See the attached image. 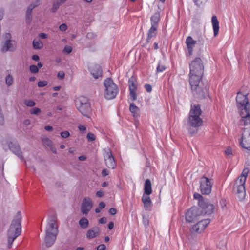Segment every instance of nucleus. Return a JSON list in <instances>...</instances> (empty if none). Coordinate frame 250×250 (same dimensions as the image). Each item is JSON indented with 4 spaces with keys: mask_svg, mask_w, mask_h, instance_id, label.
Listing matches in <instances>:
<instances>
[{
    "mask_svg": "<svg viewBox=\"0 0 250 250\" xmlns=\"http://www.w3.org/2000/svg\"><path fill=\"white\" fill-rule=\"evenodd\" d=\"M240 144L242 146L248 150L250 149V129L244 128L241 134Z\"/></svg>",
    "mask_w": 250,
    "mask_h": 250,
    "instance_id": "nucleus-13",
    "label": "nucleus"
},
{
    "mask_svg": "<svg viewBox=\"0 0 250 250\" xmlns=\"http://www.w3.org/2000/svg\"><path fill=\"white\" fill-rule=\"evenodd\" d=\"M104 84L105 87L104 97L108 100L114 99L118 92L117 85L110 78H107Z\"/></svg>",
    "mask_w": 250,
    "mask_h": 250,
    "instance_id": "nucleus-3",
    "label": "nucleus"
},
{
    "mask_svg": "<svg viewBox=\"0 0 250 250\" xmlns=\"http://www.w3.org/2000/svg\"><path fill=\"white\" fill-rule=\"evenodd\" d=\"M32 58L33 60L36 61H38L40 60L39 56L37 55H33L32 57Z\"/></svg>",
    "mask_w": 250,
    "mask_h": 250,
    "instance_id": "nucleus-62",
    "label": "nucleus"
},
{
    "mask_svg": "<svg viewBox=\"0 0 250 250\" xmlns=\"http://www.w3.org/2000/svg\"><path fill=\"white\" fill-rule=\"evenodd\" d=\"M57 218L55 215H51L49 217L46 228L45 233L57 234L58 232Z\"/></svg>",
    "mask_w": 250,
    "mask_h": 250,
    "instance_id": "nucleus-11",
    "label": "nucleus"
},
{
    "mask_svg": "<svg viewBox=\"0 0 250 250\" xmlns=\"http://www.w3.org/2000/svg\"><path fill=\"white\" fill-rule=\"evenodd\" d=\"M57 76L59 79L62 80L64 78L65 73L63 71H60L58 72Z\"/></svg>",
    "mask_w": 250,
    "mask_h": 250,
    "instance_id": "nucleus-48",
    "label": "nucleus"
},
{
    "mask_svg": "<svg viewBox=\"0 0 250 250\" xmlns=\"http://www.w3.org/2000/svg\"><path fill=\"white\" fill-rule=\"evenodd\" d=\"M201 113L199 105L191 106L188 120V124L190 126L197 128L202 125L203 121L200 118Z\"/></svg>",
    "mask_w": 250,
    "mask_h": 250,
    "instance_id": "nucleus-2",
    "label": "nucleus"
},
{
    "mask_svg": "<svg viewBox=\"0 0 250 250\" xmlns=\"http://www.w3.org/2000/svg\"><path fill=\"white\" fill-rule=\"evenodd\" d=\"M105 249H106V246L104 244H101V245H99L97 248V250H105Z\"/></svg>",
    "mask_w": 250,
    "mask_h": 250,
    "instance_id": "nucleus-54",
    "label": "nucleus"
},
{
    "mask_svg": "<svg viewBox=\"0 0 250 250\" xmlns=\"http://www.w3.org/2000/svg\"><path fill=\"white\" fill-rule=\"evenodd\" d=\"M106 222V218L104 217L101 218L99 220V223L101 224H104Z\"/></svg>",
    "mask_w": 250,
    "mask_h": 250,
    "instance_id": "nucleus-58",
    "label": "nucleus"
},
{
    "mask_svg": "<svg viewBox=\"0 0 250 250\" xmlns=\"http://www.w3.org/2000/svg\"><path fill=\"white\" fill-rule=\"evenodd\" d=\"M77 109L83 115L88 117L91 112V107L88 99L84 96H80L76 100Z\"/></svg>",
    "mask_w": 250,
    "mask_h": 250,
    "instance_id": "nucleus-4",
    "label": "nucleus"
},
{
    "mask_svg": "<svg viewBox=\"0 0 250 250\" xmlns=\"http://www.w3.org/2000/svg\"><path fill=\"white\" fill-rule=\"evenodd\" d=\"M129 110L133 114L134 117L137 116L139 111V108L136 106L134 103H131L130 105Z\"/></svg>",
    "mask_w": 250,
    "mask_h": 250,
    "instance_id": "nucleus-32",
    "label": "nucleus"
},
{
    "mask_svg": "<svg viewBox=\"0 0 250 250\" xmlns=\"http://www.w3.org/2000/svg\"><path fill=\"white\" fill-rule=\"evenodd\" d=\"M146 90L148 92H150L152 91V87L150 84H146L145 85Z\"/></svg>",
    "mask_w": 250,
    "mask_h": 250,
    "instance_id": "nucleus-55",
    "label": "nucleus"
},
{
    "mask_svg": "<svg viewBox=\"0 0 250 250\" xmlns=\"http://www.w3.org/2000/svg\"><path fill=\"white\" fill-rule=\"evenodd\" d=\"M29 70L30 72L33 73H36L39 71V69L38 67L34 65H31L30 66Z\"/></svg>",
    "mask_w": 250,
    "mask_h": 250,
    "instance_id": "nucleus-43",
    "label": "nucleus"
},
{
    "mask_svg": "<svg viewBox=\"0 0 250 250\" xmlns=\"http://www.w3.org/2000/svg\"><path fill=\"white\" fill-rule=\"evenodd\" d=\"M105 207V204L103 202H101L99 204V208L100 209L104 208Z\"/></svg>",
    "mask_w": 250,
    "mask_h": 250,
    "instance_id": "nucleus-60",
    "label": "nucleus"
},
{
    "mask_svg": "<svg viewBox=\"0 0 250 250\" xmlns=\"http://www.w3.org/2000/svg\"><path fill=\"white\" fill-rule=\"evenodd\" d=\"M204 65L202 60L200 58H196L190 64L189 74L203 75Z\"/></svg>",
    "mask_w": 250,
    "mask_h": 250,
    "instance_id": "nucleus-6",
    "label": "nucleus"
},
{
    "mask_svg": "<svg viewBox=\"0 0 250 250\" xmlns=\"http://www.w3.org/2000/svg\"><path fill=\"white\" fill-rule=\"evenodd\" d=\"M104 157L105 164L107 167L114 169L116 166V163L111 151L109 150L108 151H106L104 154Z\"/></svg>",
    "mask_w": 250,
    "mask_h": 250,
    "instance_id": "nucleus-17",
    "label": "nucleus"
},
{
    "mask_svg": "<svg viewBox=\"0 0 250 250\" xmlns=\"http://www.w3.org/2000/svg\"><path fill=\"white\" fill-rule=\"evenodd\" d=\"M212 180L204 176L200 179V190L203 194L208 195L211 192Z\"/></svg>",
    "mask_w": 250,
    "mask_h": 250,
    "instance_id": "nucleus-9",
    "label": "nucleus"
},
{
    "mask_svg": "<svg viewBox=\"0 0 250 250\" xmlns=\"http://www.w3.org/2000/svg\"><path fill=\"white\" fill-rule=\"evenodd\" d=\"M246 178L244 176H240L236 181L235 185L244 186L246 182Z\"/></svg>",
    "mask_w": 250,
    "mask_h": 250,
    "instance_id": "nucleus-35",
    "label": "nucleus"
},
{
    "mask_svg": "<svg viewBox=\"0 0 250 250\" xmlns=\"http://www.w3.org/2000/svg\"><path fill=\"white\" fill-rule=\"evenodd\" d=\"M198 204V208H200V209L204 212L203 215H210L213 212L214 208L213 204H210L204 200H201Z\"/></svg>",
    "mask_w": 250,
    "mask_h": 250,
    "instance_id": "nucleus-14",
    "label": "nucleus"
},
{
    "mask_svg": "<svg viewBox=\"0 0 250 250\" xmlns=\"http://www.w3.org/2000/svg\"><path fill=\"white\" fill-rule=\"evenodd\" d=\"M5 82L8 86H10L13 84V79L10 74H8L6 77Z\"/></svg>",
    "mask_w": 250,
    "mask_h": 250,
    "instance_id": "nucleus-36",
    "label": "nucleus"
},
{
    "mask_svg": "<svg viewBox=\"0 0 250 250\" xmlns=\"http://www.w3.org/2000/svg\"><path fill=\"white\" fill-rule=\"evenodd\" d=\"M225 154L227 157H230L234 155V152L231 147H228L225 151Z\"/></svg>",
    "mask_w": 250,
    "mask_h": 250,
    "instance_id": "nucleus-37",
    "label": "nucleus"
},
{
    "mask_svg": "<svg viewBox=\"0 0 250 250\" xmlns=\"http://www.w3.org/2000/svg\"><path fill=\"white\" fill-rule=\"evenodd\" d=\"M40 37L42 39H45L47 38V35L45 33H42L40 34Z\"/></svg>",
    "mask_w": 250,
    "mask_h": 250,
    "instance_id": "nucleus-64",
    "label": "nucleus"
},
{
    "mask_svg": "<svg viewBox=\"0 0 250 250\" xmlns=\"http://www.w3.org/2000/svg\"><path fill=\"white\" fill-rule=\"evenodd\" d=\"M150 194H147L144 193L142 200L144 205V207L146 209H148L151 207V201L149 197Z\"/></svg>",
    "mask_w": 250,
    "mask_h": 250,
    "instance_id": "nucleus-26",
    "label": "nucleus"
},
{
    "mask_svg": "<svg viewBox=\"0 0 250 250\" xmlns=\"http://www.w3.org/2000/svg\"><path fill=\"white\" fill-rule=\"evenodd\" d=\"M186 43L189 56L192 54L193 48L197 43V41L193 39L192 37L188 36L186 41Z\"/></svg>",
    "mask_w": 250,
    "mask_h": 250,
    "instance_id": "nucleus-22",
    "label": "nucleus"
},
{
    "mask_svg": "<svg viewBox=\"0 0 250 250\" xmlns=\"http://www.w3.org/2000/svg\"><path fill=\"white\" fill-rule=\"evenodd\" d=\"M57 235V234H45L44 241L46 246L50 247L54 243Z\"/></svg>",
    "mask_w": 250,
    "mask_h": 250,
    "instance_id": "nucleus-24",
    "label": "nucleus"
},
{
    "mask_svg": "<svg viewBox=\"0 0 250 250\" xmlns=\"http://www.w3.org/2000/svg\"><path fill=\"white\" fill-rule=\"evenodd\" d=\"M236 100L238 109L241 107V106H243L249 103L247 95L244 94L240 92L237 93Z\"/></svg>",
    "mask_w": 250,
    "mask_h": 250,
    "instance_id": "nucleus-18",
    "label": "nucleus"
},
{
    "mask_svg": "<svg viewBox=\"0 0 250 250\" xmlns=\"http://www.w3.org/2000/svg\"><path fill=\"white\" fill-rule=\"evenodd\" d=\"M44 129L48 131H52L53 130V127L50 125L45 126Z\"/></svg>",
    "mask_w": 250,
    "mask_h": 250,
    "instance_id": "nucleus-61",
    "label": "nucleus"
},
{
    "mask_svg": "<svg viewBox=\"0 0 250 250\" xmlns=\"http://www.w3.org/2000/svg\"><path fill=\"white\" fill-rule=\"evenodd\" d=\"M24 103L26 106L29 107H33L36 104L35 102L31 100H25Z\"/></svg>",
    "mask_w": 250,
    "mask_h": 250,
    "instance_id": "nucleus-38",
    "label": "nucleus"
},
{
    "mask_svg": "<svg viewBox=\"0 0 250 250\" xmlns=\"http://www.w3.org/2000/svg\"><path fill=\"white\" fill-rule=\"evenodd\" d=\"M193 94L199 98H205L209 96L208 88L202 83L191 88Z\"/></svg>",
    "mask_w": 250,
    "mask_h": 250,
    "instance_id": "nucleus-10",
    "label": "nucleus"
},
{
    "mask_svg": "<svg viewBox=\"0 0 250 250\" xmlns=\"http://www.w3.org/2000/svg\"><path fill=\"white\" fill-rule=\"evenodd\" d=\"M233 193L235 195L236 199L238 201H243L246 197L245 186L234 185L233 188Z\"/></svg>",
    "mask_w": 250,
    "mask_h": 250,
    "instance_id": "nucleus-15",
    "label": "nucleus"
},
{
    "mask_svg": "<svg viewBox=\"0 0 250 250\" xmlns=\"http://www.w3.org/2000/svg\"><path fill=\"white\" fill-rule=\"evenodd\" d=\"M87 139L89 141L91 142L94 141L96 137L93 133L89 132L87 135Z\"/></svg>",
    "mask_w": 250,
    "mask_h": 250,
    "instance_id": "nucleus-41",
    "label": "nucleus"
},
{
    "mask_svg": "<svg viewBox=\"0 0 250 250\" xmlns=\"http://www.w3.org/2000/svg\"><path fill=\"white\" fill-rule=\"evenodd\" d=\"M67 29V26L66 24H62L59 26V29L62 31H65Z\"/></svg>",
    "mask_w": 250,
    "mask_h": 250,
    "instance_id": "nucleus-51",
    "label": "nucleus"
},
{
    "mask_svg": "<svg viewBox=\"0 0 250 250\" xmlns=\"http://www.w3.org/2000/svg\"><path fill=\"white\" fill-rule=\"evenodd\" d=\"M93 202L89 197L84 198L82 202L81 210L83 214L86 215L92 208Z\"/></svg>",
    "mask_w": 250,
    "mask_h": 250,
    "instance_id": "nucleus-16",
    "label": "nucleus"
},
{
    "mask_svg": "<svg viewBox=\"0 0 250 250\" xmlns=\"http://www.w3.org/2000/svg\"><path fill=\"white\" fill-rule=\"evenodd\" d=\"M198 207H193L188 209L186 213L185 217L187 221L192 222L199 219L203 215V211Z\"/></svg>",
    "mask_w": 250,
    "mask_h": 250,
    "instance_id": "nucleus-5",
    "label": "nucleus"
},
{
    "mask_svg": "<svg viewBox=\"0 0 250 250\" xmlns=\"http://www.w3.org/2000/svg\"><path fill=\"white\" fill-rule=\"evenodd\" d=\"M203 75H196V74H189V83L191 85V88L201 84L200 80H201Z\"/></svg>",
    "mask_w": 250,
    "mask_h": 250,
    "instance_id": "nucleus-21",
    "label": "nucleus"
},
{
    "mask_svg": "<svg viewBox=\"0 0 250 250\" xmlns=\"http://www.w3.org/2000/svg\"><path fill=\"white\" fill-rule=\"evenodd\" d=\"M8 146L10 149L15 155H16L20 159L23 160V157L21 154L20 146L16 142H11L8 144Z\"/></svg>",
    "mask_w": 250,
    "mask_h": 250,
    "instance_id": "nucleus-19",
    "label": "nucleus"
},
{
    "mask_svg": "<svg viewBox=\"0 0 250 250\" xmlns=\"http://www.w3.org/2000/svg\"><path fill=\"white\" fill-rule=\"evenodd\" d=\"M160 18V14L159 12L155 13L151 18V25L156 26L159 22Z\"/></svg>",
    "mask_w": 250,
    "mask_h": 250,
    "instance_id": "nucleus-30",
    "label": "nucleus"
},
{
    "mask_svg": "<svg viewBox=\"0 0 250 250\" xmlns=\"http://www.w3.org/2000/svg\"><path fill=\"white\" fill-rule=\"evenodd\" d=\"M47 83L46 81H40L38 83V86L40 87H42L43 86H45L47 85Z\"/></svg>",
    "mask_w": 250,
    "mask_h": 250,
    "instance_id": "nucleus-50",
    "label": "nucleus"
},
{
    "mask_svg": "<svg viewBox=\"0 0 250 250\" xmlns=\"http://www.w3.org/2000/svg\"><path fill=\"white\" fill-rule=\"evenodd\" d=\"M129 90H136L137 85L135 82V79L133 77H131L128 81Z\"/></svg>",
    "mask_w": 250,
    "mask_h": 250,
    "instance_id": "nucleus-34",
    "label": "nucleus"
},
{
    "mask_svg": "<svg viewBox=\"0 0 250 250\" xmlns=\"http://www.w3.org/2000/svg\"><path fill=\"white\" fill-rule=\"evenodd\" d=\"M41 112L40 109L37 107L33 108L30 110V114L37 115H39Z\"/></svg>",
    "mask_w": 250,
    "mask_h": 250,
    "instance_id": "nucleus-40",
    "label": "nucleus"
},
{
    "mask_svg": "<svg viewBox=\"0 0 250 250\" xmlns=\"http://www.w3.org/2000/svg\"><path fill=\"white\" fill-rule=\"evenodd\" d=\"M32 11L30 9H27L26 13V20L28 22H30L31 21V15Z\"/></svg>",
    "mask_w": 250,
    "mask_h": 250,
    "instance_id": "nucleus-45",
    "label": "nucleus"
},
{
    "mask_svg": "<svg viewBox=\"0 0 250 250\" xmlns=\"http://www.w3.org/2000/svg\"><path fill=\"white\" fill-rule=\"evenodd\" d=\"M131 99L132 101H135L137 99V95L136 94V90H129Z\"/></svg>",
    "mask_w": 250,
    "mask_h": 250,
    "instance_id": "nucleus-42",
    "label": "nucleus"
},
{
    "mask_svg": "<svg viewBox=\"0 0 250 250\" xmlns=\"http://www.w3.org/2000/svg\"><path fill=\"white\" fill-rule=\"evenodd\" d=\"M3 38L5 41L1 47V52L5 53L7 51H14L16 49V43L14 40L11 39V34L7 33L3 36Z\"/></svg>",
    "mask_w": 250,
    "mask_h": 250,
    "instance_id": "nucleus-7",
    "label": "nucleus"
},
{
    "mask_svg": "<svg viewBox=\"0 0 250 250\" xmlns=\"http://www.w3.org/2000/svg\"><path fill=\"white\" fill-rule=\"evenodd\" d=\"M211 23L213 29L214 35V36H216L219 32V21L216 16L214 15L212 17Z\"/></svg>",
    "mask_w": 250,
    "mask_h": 250,
    "instance_id": "nucleus-25",
    "label": "nucleus"
},
{
    "mask_svg": "<svg viewBox=\"0 0 250 250\" xmlns=\"http://www.w3.org/2000/svg\"><path fill=\"white\" fill-rule=\"evenodd\" d=\"M91 74L95 79H98L102 76V70L99 65H93L89 67Z\"/></svg>",
    "mask_w": 250,
    "mask_h": 250,
    "instance_id": "nucleus-23",
    "label": "nucleus"
},
{
    "mask_svg": "<svg viewBox=\"0 0 250 250\" xmlns=\"http://www.w3.org/2000/svg\"><path fill=\"white\" fill-rule=\"evenodd\" d=\"M42 141L43 145L45 146L49 147L52 152L54 153H56V149L53 146V142L51 140L48 138H44L42 139Z\"/></svg>",
    "mask_w": 250,
    "mask_h": 250,
    "instance_id": "nucleus-27",
    "label": "nucleus"
},
{
    "mask_svg": "<svg viewBox=\"0 0 250 250\" xmlns=\"http://www.w3.org/2000/svg\"><path fill=\"white\" fill-rule=\"evenodd\" d=\"M72 49L70 46H65L63 49V52L67 54L70 53L72 52Z\"/></svg>",
    "mask_w": 250,
    "mask_h": 250,
    "instance_id": "nucleus-49",
    "label": "nucleus"
},
{
    "mask_svg": "<svg viewBox=\"0 0 250 250\" xmlns=\"http://www.w3.org/2000/svg\"><path fill=\"white\" fill-rule=\"evenodd\" d=\"M157 34V27L156 26L152 25L151 28L149 29L148 32V36L147 38V41L148 42H149L150 40L153 37L155 36Z\"/></svg>",
    "mask_w": 250,
    "mask_h": 250,
    "instance_id": "nucleus-29",
    "label": "nucleus"
},
{
    "mask_svg": "<svg viewBox=\"0 0 250 250\" xmlns=\"http://www.w3.org/2000/svg\"><path fill=\"white\" fill-rule=\"evenodd\" d=\"M109 213L111 215H115L117 213V210L115 208H111L109 210Z\"/></svg>",
    "mask_w": 250,
    "mask_h": 250,
    "instance_id": "nucleus-56",
    "label": "nucleus"
},
{
    "mask_svg": "<svg viewBox=\"0 0 250 250\" xmlns=\"http://www.w3.org/2000/svg\"><path fill=\"white\" fill-rule=\"evenodd\" d=\"M101 173L103 176L105 177L109 174V172L107 169H104L102 171Z\"/></svg>",
    "mask_w": 250,
    "mask_h": 250,
    "instance_id": "nucleus-53",
    "label": "nucleus"
},
{
    "mask_svg": "<svg viewBox=\"0 0 250 250\" xmlns=\"http://www.w3.org/2000/svg\"><path fill=\"white\" fill-rule=\"evenodd\" d=\"M79 224L82 229H86L89 225L88 219L85 217L82 218L79 221Z\"/></svg>",
    "mask_w": 250,
    "mask_h": 250,
    "instance_id": "nucleus-31",
    "label": "nucleus"
},
{
    "mask_svg": "<svg viewBox=\"0 0 250 250\" xmlns=\"http://www.w3.org/2000/svg\"><path fill=\"white\" fill-rule=\"evenodd\" d=\"M194 197L195 199L199 200V202L201 200H204L203 199L202 196L200 194H199V193H195L194 194Z\"/></svg>",
    "mask_w": 250,
    "mask_h": 250,
    "instance_id": "nucleus-52",
    "label": "nucleus"
},
{
    "mask_svg": "<svg viewBox=\"0 0 250 250\" xmlns=\"http://www.w3.org/2000/svg\"><path fill=\"white\" fill-rule=\"evenodd\" d=\"M249 170L248 168H244L240 176H244V177H246V178H247V177L249 173Z\"/></svg>",
    "mask_w": 250,
    "mask_h": 250,
    "instance_id": "nucleus-47",
    "label": "nucleus"
},
{
    "mask_svg": "<svg viewBox=\"0 0 250 250\" xmlns=\"http://www.w3.org/2000/svg\"><path fill=\"white\" fill-rule=\"evenodd\" d=\"M209 223L210 220L208 219L202 220L191 228L190 231L192 233H201Z\"/></svg>",
    "mask_w": 250,
    "mask_h": 250,
    "instance_id": "nucleus-12",
    "label": "nucleus"
},
{
    "mask_svg": "<svg viewBox=\"0 0 250 250\" xmlns=\"http://www.w3.org/2000/svg\"><path fill=\"white\" fill-rule=\"evenodd\" d=\"M152 192L151 183L149 179H147L145 181L144 186V192L147 194H151Z\"/></svg>",
    "mask_w": 250,
    "mask_h": 250,
    "instance_id": "nucleus-28",
    "label": "nucleus"
},
{
    "mask_svg": "<svg viewBox=\"0 0 250 250\" xmlns=\"http://www.w3.org/2000/svg\"><path fill=\"white\" fill-rule=\"evenodd\" d=\"M166 69V67L164 65H161L160 63L158 64L157 67V72H162Z\"/></svg>",
    "mask_w": 250,
    "mask_h": 250,
    "instance_id": "nucleus-46",
    "label": "nucleus"
},
{
    "mask_svg": "<svg viewBox=\"0 0 250 250\" xmlns=\"http://www.w3.org/2000/svg\"><path fill=\"white\" fill-rule=\"evenodd\" d=\"M33 46L35 49H40L43 47V43L40 39H35L33 41Z\"/></svg>",
    "mask_w": 250,
    "mask_h": 250,
    "instance_id": "nucleus-33",
    "label": "nucleus"
},
{
    "mask_svg": "<svg viewBox=\"0 0 250 250\" xmlns=\"http://www.w3.org/2000/svg\"><path fill=\"white\" fill-rule=\"evenodd\" d=\"M104 195L103 192L102 190H99L96 192V196L98 197H101Z\"/></svg>",
    "mask_w": 250,
    "mask_h": 250,
    "instance_id": "nucleus-59",
    "label": "nucleus"
},
{
    "mask_svg": "<svg viewBox=\"0 0 250 250\" xmlns=\"http://www.w3.org/2000/svg\"><path fill=\"white\" fill-rule=\"evenodd\" d=\"M108 227L109 229H112L114 228V223L110 222L108 225Z\"/></svg>",
    "mask_w": 250,
    "mask_h": 250,
    "instance_id": "nucleus-63",
    "label": "nucleus"
},
{
    "mask_svg": "<svg viewBox=\"0 0 250 250\" xmlns=\"http://www.w3.org/2000/svg\"><path fill=\"white\" fill-rule=\"evenodd\" d=\"M238 109L241 117L240 124L243 125H250V104L248 103L243 106H241Z\"/></svg>",
    "mask_w": 250,
    "mask_h": 250,
    "instance_id": "nucleus-8",
    "label": "nucleus"
},
{
    "mask_svg": "<svg viewBox=\"0 0 250 250\" xmlns=\"http://www.w3.org/2000/svg\"><path fill=\"white\" fill-rule=\"evenodd\" d=\"M79 129L81 132L84 133L86 130V127L84 125H81L79 126Z\"/></svg>",
    "mask_w": 250,
    "mask_h": 250,
    "instance_id": "nucleus-57",
    "label": "nucleus"
},
{
    "mask_svg": "<svg viewBox=\"0 0 250 250\" xmlns=\"http://www.w3.org/2000/svg\"><path fill=\"white\" fill-rule=\"evenodd\" d=\"M62 4L60 2L58 1V0H56L53 4V6L52 8V10L53 12H55L58 7Z\"/></svg>",
    "mask_w": 250,
    "mask_h": 250,
    "instance_id": "nucleus-39",
    "label": "nucleus"
},
{
    "mask_svg": "<svg viewBox=\"0 0 250 250\" xmlns=\"http://www.w3.org/2000/svg\"><path fill=\"white\" fill-rule=\"evenodd\" d=\"M100 232V228L97 226H94L86 231V237L88 239H93L99 236Z\"/></svg>",
    "mask_w": 250,
    "mask_h": 250,
    "instance_id": "nucleus-20",
    "label": "nucleus"
},
{
    "mask_svg": "<svg viewBox=\"0 0 250 250\" xmlns=\"http://www.w3.org/2000/svg\"><path fill=\"white\" fill-rule=\"evenodd\" d=\"M61 136L63 138H67L70 136V133L68 131H64L60 133Z\"/></svg>",
    "mask_w": 250,
    "mask_h": 250,
    "instance_id": "nucleus-44",
    "label": "nucleus"
},
{
    "mask_svg": "<svg viewBox=\"0 0 250 250\" xmlns=\"http://www.w3.org/2000/svg\"><path fill=\"white\" fill-rule=\"evenodd\" d=\"M21 214L18 212L12 221L7 232V247H12L14 241L21 234Z\"/></svg>",
    "mask_w": 250,
    "mask_h": 250,
    "instance_id": "nucleus-1",
    "label": "nucleus"
}]
</instances>
